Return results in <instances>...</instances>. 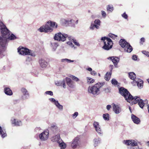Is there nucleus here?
<instances>
[{"instance_id":"f257e3e1","label":"nucleus","mask_w":149,"mask_h":149,"mask_svg":"<svg viewBox=\"0 0 149 149\" xmlns=\"http://www.w3.org/2000/svg\"><path fill=\"white\" fill-rule=\"evenodd\" d=\"M0 29L2 36H0V57L1 58L4 55L3 47H5L6 39L10 35V31L2 22H0Z\"/></svg>"},{"instance_id":"f03ea898","label":"nucleus","mask_w":149,"mask_h":149,"mask_svg":"<svg viewBox=\"0 0 149 149\" xmlns=\"http://www.w3.org/2000/svg\"><path fill=\"white\" fill-rule=\"evenodd\" d=\"M57 27V23L49 21L45 24L40 26L38 30L40 32L50 33L53 31V28L56 29Z\"/></svg>"},{"instance_id":"7ed1b4c3","label":"nucleus","mask_w":149,"mask_h":149,"mask_svg":"<svg viewBox=\"0 0 149 149\" xmlns=\"http://www.w3.org/2000/svg\"><path fill=\"white\" fill-rule=\"evenodd\" d=\"M104 84V83H98L93 86H89L88 88V93L94 97L97 96L100 93V89Z\"/></svg>"},{"instance_id":"20e7f679","label":"nucleus","mask_w":149,"mask_h":149,"mask_svg":"<svg viewBox=\"0 0 149 149\" xmlns=\"http://www.w3.org/2000/svg\"><path fill=\"white\" fill-rule=\"evenodd\" d=\"M17 52L19 54L22 55H28L33 57L36 56V53L34 51L22 46H19L18 48Z\"/></svg>"},{"instance_id":"39448f33","label":"nucleus","mask_w":149,"mask_h":149,"mask_svg":"<svg viewBox=\"0 0 149 149\" xmlns=\"http://www.w3.org/2000/svg\"><path fill=\"white\" fill-rule=\"evenodd\" d=\"M119 93L121 95L124 97L125 100L130 103L134 99V97L131 95L127 90L123 87H121L119 88Z\"/></svg>"},{"instance_id":"423d86ee","label":"nucleus","mask_w":149,"mask_h":149,"mask_svg":"<svg viewBox=\"0 0 149 149\" xmlns=\"http://www.w3.org/2000/svg\"><path fill=\"white\" fill-rule=\"evenodd\" d=\"M101 40L103 41L104 42V45L102 47L104 49L108 51L112 48L113 43L110 38L104 37L101 38Z\"/></svg>"},{"instance_id":"0eeeda50","label":"nucleus","mask_w":149,"mask_h":149,"mask_svg":"<svg viewBox=\"0 0 149 149\" xmlns=\"http://www.w3.org/2000/svg\"><path fill=\"white\" fill-rule=\"evenodd\" d=\"M119 44L124 49L125 52L130 53L133 50L132 47L130 44L124 39H121L119 41Z\"/></svg>"},{"instance_id":"6e6552de","label":"nucleus","mask_w":149,"mask_h":149,"mask_svg":"<svg viewBox=\"0 0 149 149\" xmlns=\"http://www.w3.org/2000/svg\"><path fill=\"white\" fill-rule=\"evenodd\" d=\"M69 36L65 33L59 32L55 34L54 38L56 40L63 42L66 40L67 38L68 39V37Z\"/></svg>"},{"instance_id":"1a4fd4ad","label":"nucleus","mask_w":149,"mask_h":149,"mask_svg":"<svg viewBox=\"0 0 149 149\" xmlns=\"http://www.w3.org/2000/svg\"><path fill=\"white\" fill-rule=\"evenodd\" d=\"M133 100L134 104H136L138 102V104L139 107L141 108H143L144 106L147 105L148 104V101L147 100H146L143 101L142 100L140 99L139 97L137 96H135L134 97Z\"/></svg>"},{"instance_id":"9d476101","label":"nucleus","mask_w":149,"mask_h":149,"mask_svg":"<svg viewBox=\"0 0 149 149\" xmlns=\"http://www.w3.org/2000/svg\"><path fill=\"white\" fill-rule=\"evenodd\" d=\"M123 143L127 145L132 146V147L130 148V149H142V148L136 146L137 145V143L135 140H124Z\"/></svg>"},{"instance_id":"9b49d317","label":"nucleus","mask_w":149,"mask_h":149,"mask_svg":"<svg viewBox=\"0 0 149 149\" xmlns=\"http://www.w3.org/2000/svg\"><path fill=\"white\" fill-rule=\"evenodd\" d=\"M71 143V146L72 148L74 149L77 148L80 144L79 138L78 137H75Z\"/></svg>"},{"instance_id":"f8f14e48","label":"nucleus","mask_w":149,"mask_h":149,"mask_svg":"<svg viewBox=\"0 0 149 149\" xmlns=\"http://www.w3.org/2000/svg\"><path fill=\"white\" fill-rule=\"evenodd\" d=\"M70 41L67 42V44L70 45V46L72 48H74V49H75L76 47H74L73 44L72 43V42L74 44L77 46L79 47L80 46V44L77 42L76 40L74 39L73 38L70 36L68 37V39Z\"/></svg>"},{"instance_id":"ddd939ff","label":"nucleus","mask_w":149,"mask_h":149,"mask_svg":"<svg viewBox=\"0 0 149 149\" xmlns=\"http://www.w3.org/2000/svg\"><path fill=\"white\" fill-rule=\"evenodd\" d=\"M49 133L47 131H44L40 133L39 135V138L41 141L47 140L49 137Z\"/></svg>"},{"instance_id":"4468645a","label":"nucleus","mask_w":149,"mask_h":149,"mask_svg":"<svg viewBox=\"0 0 149 149\" xmlns=\"http://www.w3.org/2000/svg\"><path fill=\"white\" fill-rule=\"evenodd\" d=\"M21 91L22 93L21 98L22 100H26L29 97V93L26 89L22 88L21 89Z\"/></svg>"},{"instance_id":"2eb2a0df","label":"nucleus","mask_w":149,"mask_h":149,"mask_svg":"<svg viewBox=\"0 0 149 149\" xmlns=\"http://www.w3.org/2000/svg\"><path fill=\"white\" fill-rule=\"evenodd\" d=\"M108 59L112 61L115 67H118L117 65L120 60L119 58L116 56H112L108 58Z\"/></svg>"},{"instance_id":"dca6fc26","label":"nucleus","mask_w":149,"mask_h":149,"mask_svg":"<svg viewBox=\"0 0 149 149\" xmlns=\"http://www.w3.org/2000/svg\"><path fill=\"white\" fill-rule=\"evenodd\" d=\"M132 83L134 84H136L139 88H141L143 86V81L140 79H136L132 82Z\"/></svg>"},{"instance_id":"f3484780","label":"nucleus","mask_w":149,"mask_h":149,"mask_svg":"<svg viewBox=\"0 0 149 149\" xmlns=\"http://www.w3.org/2000/svg\"><path fill=\"white\" fill-rule=\"evenodd\" d=\"M11 120V124L13 126H21L22 125V123L21 121L18 120L14 118H12Z\"/></svg>"},{"instance_id":"a211bd4d","label":"nucleus","mask_w":149,"mask_h":149,"mask_svg":"<svg viewBox=\"0 0 149 149\" xmlns=\"http://www.w3.org/2000/svg\"><path fill=\"white\" fill-rule=\"evenodd\" d=\"M66 81L67 84L70 88H73L74 87L75 83L69 78H66Z\"/></svg>"},{"instance_id":"6ab92c4d","label":"nucleus","mask_w":149,"mask_h":149,"mask_svg":"<svg viewBox=\"0 0 149 149\" xmlns=\"http://www.w3.org/2000/svg\"><path fill=\"white\" fill-rule=\"evenodd\" d=\"M131 118L133 122L136 124H139L140 123V119L133 114L131 115Z\"/></svg>"},{"instance_id":"aec40b11","label":"nucleus","mask_w":149,"mask_h":149,"mask_svg":"<svg viewBox=\"0 0 149 149\" xmlns=\"http://www.w3.org/2000/svg\"><path fill=\"white\" fill-rule=\"evenodd\" d=\"M113 107V111L116 114H118L121 111V109L118 105L114 104Z\"/></svg>"},{"instance_id":"412c9836","label":"nucleus","mask_w":149,"mask_h":149,"mask_svg":"<svg viewBox=\"0 0 149 149\" xmlns=\"http://www.w3.org/2000/svg\"><path fill=\"white\" fill-rule=\"evenodd\" d=\"M39 63L40 67L42 68H45L47 65V62L42 58H40L39 60Z\"/></svg>"},{"instance_id":"4be33fe9","label":"nucleus","mask_w":149,"mask_h":149,"mask_svg":"<svg viewBox=\"0 0 149 149\" xmlns=\"http://www.w3.org/2000/svg\"><path fill=\"white\" fill-rule=\"evenodd\" d=\"M52 140L53 142H56L58 143V142H61L62 140L61 139L59 134H57L52 137Z\"/></svg>"},{"instance_id":"5701e85b","label":"nucleus","mask_w":149,"mask_h":149,"mask_svg":"<svg viewBox=\"0 0 149 149\" xmlns=\"http://www.w3.org/2000/svg\"><path fill=\"white\" fill-rule=\"evenodd\" d=\"M17 38L12 33L10 35L6 38L5 40V46H6L7 42L9 40H14Z\"/></svg>"},{"instance_id":"b1692460","label":"nucleus","mask_w":149,"mask_h":149,"mask_svg":"<svg viewBox=\"0 0 149 149\" xmlns=\"http://www.w3.org/2000/svg\"><path fill=\"white\" fill-rule=\"evenodd\" d=\"M55 84L57 86H63V88H66V85L65 84V81L64 79L62 81H56L55 82Z\"/></svg>"},{"instance_id":"393cba45","label":"nucleus","mask_w":149,"mask_h":149,"mask_svg":"<svg viewBox=\"0 0 149 149\" xmlns=\"http://www.w3.org/2000/svg\"><path fill=\"white\" fill-rule=\"evenodd\" d=\"M4 91L5 93L7 95H11L13 94L12 91L9 88H5L4 89Z\"/></svg>"},{"instance_id":"a878e982","label":"nucleus","mask_w":149,"mask_h":149,"mask_svg":"<svg viewBox=\"0 0 149 149\" xmlns=\"http://www.w3.org/2000/svg\"><path fill=\"white\" fill-rule=\"evenodd\" d=\"M101 139L100 138L94 139L93 141L94 143V146L95 147L97 146L98 144H100L101 143Z\"/></svg>"},{"instance_id":"bb28decb","label":"nucleus","mask_w":149,"mask_h":149,"mask_svg":"<svg viewBox=\"0 0 149 149\" xmlns=\"http://www.w3.org/2000/svg\"><path fill=\"white\" fill-rule=\"evenodd\" d=\"M58 146L61 148L60 149H65L66 148V144L62 140L61 142H58Z\"/></svg>"},{"instance_id":"cd10ccee","label":"nucleus","mask_w":149,"mask_h":149,"mask_svg":"<svg viewBox=\"0 0 149 149\" xmlns=\"http://www.w3.org/2000/svg\"><path fill=\"white\" fill-rule=\"evenodd\" d=\"M51 130L54 133H57L59 131V129L57 127L55 124H52L51 125Z\"/></svg>"},{"instance_id":"c85d7f7f","label":"nucleus","mask_w":149,"mask_h":149,"mask_svg":"<svg viewBox=\"0 0 149 149\" xmlns=\"http://www.w3.org/2000/svg\"><path fill=\"white\" fill-rule=\"evenodd\" d=\"M111 72H107L104 76L105 80L107 81H109L111 77Z\"/></svg>"},{"instance_id":"c756f323","label":"nucleus","mask_w":149,"mask_h":149,"mask_svg":"<svg viewBox=\"0 0 149 149\" xmlns=\"http://www.w3.org/2000/svg\"><path fill=\"white\" fill-rule=\"evenodd\" d=\"M129 76L130 79L132 80H134L136 79V75L133 72H130L129 73Z\"/></svg>"},{"instance_id":"7c9ffc66","label":"nucleus","mask_w":149,"mask_h":149,"mask_svg":"<svg viewBox=\"0 0 149 149\" xmlns=\"http://www.w3.org/2000/svg\"><path fill=\"white\" fill-rule=\"evenodd\" d=\"M51 44L53 49V51H55L57 47L58 46V44L56 42H52Z\"/></svg>"},{"instance_id":"2f4dec72","label":"nucleus","mask_w":149,"mask_h":149,"mask_svg":"<svg viewBox=\"0 0 149 149\" xmlns=\"http://www.w3.org/2000/svg\"><path fill=\"white\" fill-rule=\"evenodd\" d=\"M55 105L56 106V107L58 108L60 110H62L63 109V106L62 105H61L58 101Z\"/></svg>"},{"instance_id":"473e14b6","label":"nucleus","mask_w":149,"mask_h":149,"mask_svg":"<svg viewBox=\"0 0 149 149\" xmlns=\"http://www.w3.org/2000/svg\"><path fill=\"white\" fill-rule=\"evenodd\" d=\"M0 134L1 135V136L3 138L6 136V132H4L2 130L1 127L0 126Z\"/></svg>"},{"instance_id":"72a5a7b5","label":"nucleus","mask_w":149,"mask_h":149,"mask_svg":"<svg viewBox=\"0 0 149 149\" xmlns=\"http://www.w3.org/2000/svg\"><path fill=\"white\" fill-rule=\"evenodd\" d=\"M107 10L109 12H112L113 10V6L112 5H109L107 7Z\"/></svg>"},{"instance_id":"f704fd0d","label":"nucleus","mask_w":149,"mask_h":149,"mask_svg":"<svg viewBox=\"0 0 149 149\" xmlns=\"http://www.w3.org/2000/svg\"><path fill=\"white\" fill-rule=\"evenodd\" d=\"M103 117L105 120H109V115L108 113L103 114Z\"/></svg>"},{"instance_id":"c9c22d12","label":"nucleus","mask_w":149,"mask_h":149,"mask_svg":"<svg viewBox=\"0 0 149 149\" xmlns=\"http://www.w3.org/2000/svg\"><path fill=\"white\" fill-rule=\"evenodd\" d=\"M62 62H67L68 63L73 62L74 60H72L67 58L62 59L61 60Z\"/></svg>"},{"instance_id":"e433bc0d","label":"nucleus","mask_w":149,"mask_h":149,"mask_svg":"<svg viewBox=\"0 0 149 149\" xmlns=\"http://www.w3.org/2000/svg\"><path fill=\"white\" fill-rule=\"evenodd\" d=\"M96 132L100 135H101L102 134V132L101 131V129L100 128V126L97 127V128L95 129Z\"/></svg>"},{"instance_id":"4c0bfd02","label":"nucleus","mask_w":149,"mask_h":149,"mask_svg":"<svg viewBox=\"0 0 149 149\" xmlns=\"http://www.w3.org/2000/svg\"><path fill=\"white\" fill-rule=\"evenodd\" d=\"M87 82L88 84H91L94 82V80L91 78L87 77Z\"/></svg>"},{"instance_id":"58836bf2","label":"nucleus","mask_w":149,"mask_h":149,"mask_svg":"<svg viewBox=\"0 0 149 149\" xmlns=\"http://www.w3.org/2000/svg\"><path fill=\"white\" fill-rule=\"evenodd\" d=\"M108 36L109 37L113 39H116L117 37V35H115L111 33H109V34Z\"/></svg>"},{"instance_id":"ea45409f","label":"nucleus","mask_w":149,"mask_h":149,"mask_svg":"<svg viewBox=\"0 0 149 149\" xmlns=\"http://www.w3.org/2000/svg\"><path fill=\"white\" fill-rule=\"evenodd\" d=\"M93 126L95 128V129L100 127V126L99 125V123L98 122L96 121H95L94 122L93 124Z\"/></svg>"},{"instance_id":"a19ab883","label":"nucleus","mask_w":149,"mask_h":149,"mask_svg":"<svg viewBox=\"0 0 149 149\" xmlns=\"http://www.w3.org/2000/svg\"><path fill=\"white\" fill-rule=\"evenodd\" d=\"M111 83L112 84L115 85H118V84L117 81L114 79H113L112 80Z\"/></svg>"},{"instance_id":"79ce46f5","label":"nucleus","mask_w":149,"mask_h":149,"mask_svg":"<svg viewBox=\"0 0 149 149\" xmlns=\"http://www.w3.org/2000/svg\"><path fill=\"white\" fill-rule=\"evenodd\" d=\"M111 88H104L103 91L105 92V93H108L111 92Z\"/></svg>"},{"instance_id":"37998d69","label":"nucleus","mask_w":149,"mask_h":149,"mask_svg":"<svg viewBox=\"0 0 149 149\" xmlns=\"http://www.w3.org/2000/svg\"><path fill=\"white\" fill-rule=\"evenodd\" d=\"M101 22L99 19H95L94 21V23L100 26V25Z\"/></svg>"},{"instance_id":"c03bdc74","label":"nucleus","mask_w":149,"mask_h":149,"mask_svg":"<svg viewBox=\"0 0 149 149\" xmlns=\"http://www.w3.org/2000/svg\"><path fill=\"white\" fill-rule=\"evenodd\" d=\"M49 100L51 102H52L54 104H55L58 101L56 100L54 98H50L49 99Z\"/></svg>"},{"instance_id":"a18cd8bd","label":"nucleus","mask_w":149,"mask_h":149,"mask_svg":"<svg viewBox=\"0 0 149 149\" xmlns=\"http://www.w3.org/2000/svg\"><path fill=\"white\" fill-rule=\"evenodd\" d=\"M71 77L73 80L76 81H79V79L78 78L72 75Z\"/></svg>"},{"instance_id":"49530a36","label":"nucleus","mask_w":149,"mask_h":149,"mask_svg":"<svg viewBox=\"0 0 149 149\" xmlns=\"http://www.w3.org/2000/svg\"><path fill=\"white\" fill-rule=\"evenodd\" d=\"M121 15L125 19H127L128 18V15L126 14L125 12L123 14H122Z\"/></svg>"},{"instance_id":"de8ad7c7","label":"nucleus","mask_w":149,"mask_h":149,"mask_svg":"<svg viewBox=\"0 0 149 149\" xmlns=\"http://www.w3.org/2000/svg\"><path fill=\"white\" fill-rule=\"evenodd\" d=\"M78 112H76L73 114L72 115V116L73 118L74 119L78 116Z\"/></svg>"},{"instance_id":"09e8293b","label":"nucleus","mask_w":149,"mask_h":149,"mask_svg":"<svg viewBox=\"0 0 149 149\" xmlns=\"http://www.w3.org/2000/svg\"><path fill=\"white\" fill-rule=\"evenodd\" d=\"M46 94L49 95H53V92L51 91H47L45 92Z\"/></svg>"},{"instance_id":"8fccbe9b","label":"nucleus","mask_w":149,"mask_h":149,"mask_svg":"<svg viewBox=\"0 0 149 149\" xmlns=\"http://www.w3.org/2000/svg\"><path fill=\"white\" fill-rule=\"evenodd\" d=\"M142 52L143 54L146 55V56H149V52H147L146 51H143Z\"/></svg>"},{"instance_id":"3c124183","label":"nucleus","mask_w":149,"mask_h":149,"mask_svg":"<svg viewBox=\"0 0 149 149\" xmlns=\"http://www.w3.org/2000/svg\"><path fill=\"white\" fill-rule=\"evenodd\" d=\"M72 19H70V20H65L64 23L65 24H70L72 23Z\"/></svg>"},{"instance_id":"603ef678","label":"nucleus","mask_w":149,"mask_h":149,"mask_svg":"<svg viewBox=\"0 0 149 149\" xmlns=\"http://www.w3.org/2000/svg\"><path fill=\"white\" fill-rule=\"evenodd\" d=\"M94 24L91 23L89 29L91 30H93L94 29Z\"/></svg>"},{"instance_id":"864d4df0","label":"nucleus","mask_w":149,"mask_h":149,"mask_svg":"<svg viewBox=\"0 0 149 149\" xmlns=\"http://www.w3.org/2000/svg\"><path fill=\"white\" fill-rule=\"evenodd\" d=\"M102 15L103 17H105L106 16V13L104 11H102Z\"/></svg>"},{"instance_id":"5fc2aeb1","label":"nucleus","mask_w":149,"mask_h":149,"mask_svg":"<svg viewBox=\"0 0 149 149\" xmlns=\"http://www.w3.org/2000/svg\"><path fill=\"white\" fill-rule=\"evenodd\" d=\"M113 65H110L109 66L110 68V72L112 73V70L113 69Z\"/></svg>"},{"instance_id":"6e6d98bb","label":"nucleus","mask_w":149,"mask_h":149,"mask_svg":"<svg viewBox=\"0 0 149 149\" xmlns=\"http://www.w3.org/2000/svg\"><path fill=\"white\" fill-rule=\"evenodd\" d=\"M132 59L135 61H136L137 59V57L136 55H133L132 57Z\"/></svg>"},{"instance_id":"4d7b16f0","label":"nucleus","mask_w":149,"mask_h":149,"mask_svg":"<svg viewBox=\"0 0 149 149\" xmlns=\"http://www.w3.org/2000/svg\"><path fill=\"white\" fill-rule=\"evenodd\" d=\"M91 74L93 75H95L97 74V73L94 70L92 71L91 72Z\"/></svg>"},{"instance_id":"13d9d810","label":"nucleus","mask_w":149,"mask_h":149,"mask_svg":"<svg viewBox=\"0 0 149 149\" xmlns=\"http://www.w3.org/2000/svg\"><path fill=\"white\" fill-rule=\"evenodd\" d=\"M94 28H95L96 29H100L99 26L98 25L95 24L94 23Z\"/></svg>"},{"instance_id":"bf43d9fd","label":"nucleus","mask_w":149,"mask_h":149,"mask_svg":"<svg viewBox=\"0 0 149 149\" xmlns=\"http://www.w3.org/2000/svg\"><path fill=\"white\" fill-rule=\"evenodd\" d=\"M111 107V106L110 105H108L107 106V109L108 110H109Z\"/></svg>"},{"instance_id":"052dcab7","label":"nucleus","mask_w":149,"mask_h":149,"mask_svg":"<svg viewBox=\"0 0 149 149\" xmlns=\"http://www.w3.org/2000/svg\"><path fill=\"white\" fill-rule=\"evenodd\" d=\"M141 42H144L145 41V39L144 38L142 37L140 39Z\"/></svg>"},{"instance_id":"680f3d73","label":"nucleus","mask_w":149,"mask_h":149,"mask_svg":"<svg viewBox=\"0 0 149 149\" xmlns=\"http://www.w3.org/2000/svg\"><path fill=\"white\" fill-rule=\"evenodd\" d=\"M86 69L89 71H92V69L91 68H89L87 69Z\"/></svg>"},{"instance_id":"e2e57ef3","label":"nucleus","mask_w":149,"mask_h":149,"mask_svg":"<svg viewBox=\"0 0 149 149\" xmlns=\"http://www.w3.org/2000/svg\"><path fill=\"white\" fill-rule=\"evenodd\" d=\"M147 106H148V113H149V104L147 105Z\"/></svg>"},{"instance_id":"0e129e2a","label":"nucleus","mask_w":149,"mask_h":149,"mask_svg":"<svg viewBox=\"0 0 149 149\" xmlns=\"http://www.w3.org/2000/svg\"><path fill=\"white\" fill-rule=\"evenodd\" d=\"M3 69L4 70H6V67L5 66H4L3 67Z\"/></svg>"},{"instance_id":"69168bd1","label":"nucleus","mask_w":149,"mask_h":149,"mask_svg":"<svg viewBox=\"0 0 149 149\" xmlns=\"http://www.w3.org/2000/svg\"><path fill=\"white\" fill-rule=\"evenodd\" d=\"M78 20H77L76 22V24H77L78 23Z\"/></svg>"},{"instance_id":"338daca9","label":"nucleus","mask_w":149,"mask_h":149,"mask_svg":"<svg viewBox=\"0 0 149 149\" xmlns=\"http://www.w3.org/2000/svg\"><path fill=\"white\" fill-rule=\"evenodd\" d=\"M129 109L130 110V112H131V113H132V111H131V108H130V107H129Z\"/></svg>"},{"instance_id":"774afa93","label":"nucleus","mask_w":149,"mask_h":149,"mask_svg":"<svg viewBox=\"0 0 149 149\" xmlns=\"http://www.w3.org/2000/svg\"><path fill=\"white\" fill-rule=\"evenodd\" d=\"M147 143L148 144V146H149V141H148L147 142Z\"/></svg>"}]
</instances>
